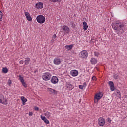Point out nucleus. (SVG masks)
<instances>
[{
	"instance_id": "nucleus-1",
	"label": "nucleus",
	"mask_w": 127,
	"mask_h": 127,
	"mask_svg": "<svg viewBox=\"0 0 127 127\" xmlns=\"http://www.w3.org/2000/svg\"><path fill=\"white\" fill-rule=\"evenodd\" d=\"M112 28L114 30L117 34L121 35L124 33V29H125V23L121 21H117L111 24Z\"/></svg>"
},
{
	"instance_id": "nucleus-2",
	"label": "nucleus",
	"mask_w": 127,
	"mask_h": 127,
	"mask_svg": "<svg viewBox=\"0 0 127 127\" xmlns=\"http://www.w3.org/2000/svg\"><path fill=\"white\" fill-rule=\"evenodd\" d=\"M52 75L50 72H46L43 73L42 78L44 81H49L51 79Z\"/></svg>"
},
{
	"instance_id": "nucleus-3",
	"label": "nucleus",
	"mask_w": 127,
	"mask_h": 127,
	"mask_svg": "<svg viewBox=\"0 0 127 127\" xmlns=\"http://www.w3.org/2000/svg\"><path fill=\"white\" fill-rule=\"evenodd\" d=\"M88 52L86 50H82L79 54V57L82 59H86L88 57Z\"/></svg>"
},
{
	"instance_id": "nucleus-4",
	"label": "nucleus",
	"mask_w": 127,
	"mask_h": 127,
	"mask_svg": "<svg viewBox=\"0 0 127 127\" xmlns=\"http://www.w3.org/2000/svg\"><path fill=\"white\" fill-rule=\"evenodd\" d=\"M36 20L38 23H40V24H42V23H44V22H45V17H44L42 15H39L37 16Z\"/></svg>"
},
{
	"instance_id": "nucleus-5",
	"label": "nucleus",
	"mask_w": 127,
	"mask_h": 127,
	"mask_svg": "<svg viewBox=\"0 0 127 127\" xmlns=\"http://www.w3.org/2000/svg\"><path fill=\"white\" fill-rule=\"evenodd\" d=\"M61 30L64 34H68L70 32V28L67 26L64 25L61 27Z\"/></svg>"
},
{
	"instance_id": "nucleus-6",
	"label": "nucleus",
	"mask_w": 127,
	"mask_h": 127,
	"mask_svg": "<svg viewBox=\"0 0 127 127\" xmlns=\"http://www.w3.org/2000/svg\"><path fill=\"white\" fill-rule=\"evenodd\" d=\"M0 103L3 105H7V99H5L4 96L0 94Z\"/></svg>"
},
{
	"instance_id": "nucleus-7",
	"label": "nucleus",
	"mask_w": 127,
	"mask_h": 127,
	"mask_svg": "<svg viewBox=\"0 0 127 127\" xmlns=\"http://www.w3.org/2000/svg\"><path fill=\"white\" fill-rule=\"evenodd\" d=\"M98 123L100 127H103L106 124V120L103 117H100L98 119Z\"/></svg>"
},
{
	"instance_id": "nucleus-8",
	"label": "nucleus",
	"mask_w": 127,
	"mask_h": 127,
	"mask_svg": "<svg viewBox=\"0 0 127 127\" xmlns=\"http://www.w3.org/2000/svg\"><path fill=\"white\" fill-rule=\"evenodd\" d=\"M53 63L55 65L58 66V65H60L61 64V59L59 57L55 58L53 60Z\"/></svg>"
},
{
	"instance_id": "nucleus-9",
	"label": "nucleus",
	"mask_w": 127,
	"mask_h": 127,
	"mask_svg": "<svg viewBox=\"0 0 127 127\" xmlns=\"http://www.w3.org/2000/svg\"><path fill=\"white\" fill-rule=\"evenodd\" d=\"M102 97H103V94L101 93L96 94L95 96L94 103H98V101L102 98Z\"/></svg>"
},
{
	"instance_id": "nucleus-10",
	"label": "nucleus",
	"mask_w": 127,
	"mask_h": 127,
	"mask_svg": "<svg viewBox=\"0 0 127 127\" xmlns=\"http://www.w3.org/2000/svg\"><path fill=\"white\" fill-rule=\"evenodd\" d=\"M70 74L72 77H77L79 75V71L76 69L72 70Z\"/></svg>"
},
{
	"instance_id": "nucleus-11",
	"label": "nucleus",
	"mask_w": 127,
	"mask_h": 127,
	"mask_svg": "<svg viewBox=\"0 0 127 127\" xmlns=\"http://www.w3.org/2000/svg\"><path fill=\"white\" fill-rule=\"evenodd\" d=\"M59 82V79L58 78L55 76H52L51 79V82L52 84H57Z\"/></svg>"
},
{
	"instance_id": "nucleus-12",
	"label": "nucleus",
	"mask_w": 127,
	"mask_h": 127,
	"mask_svg": "<svg viewBox=\"0 0 127 127\" xmlns=\"http://www.w3.org/2000/svg\"><path fill=\"white\" fill-rule=\"evenodd\" d=\"M19 79L23 87H24V88H27V84H26V83H25V82H24V79H23V77L21 76L20 75H19Z\"/></svg>"
},
{
	"instance_id": "nucleus-13",
	"label": "nucleus",
	"mask_w": 127,
	"mask_h": 127,
	"mask_svg": "<svg viewBox=\"0 0 127 127\" xmlns=\"http://www.w3.org/2000/svg\"><path fill=\"white\" fill-rule=\"evenodd\" d=\"M24 14L28 21H32V17H31V15L29 12H25Z\"/></svg>"
},
{
	"instance_id": "nucleus-14",
	"label": "nucleus",
	"mask_w": 127,
	"mask_h": 127,
	"mask_svg": "<svg viewBox=\"0 0 127 127\" xmlns=\"http://www.w3.org/2000/svg\"><path fill=\"white\" fill-rule=\"evenodd\" d=\"M47 91L51 95H57V91L52 88H47Z\"/></svg>"
},
{
	"instance_id": "nucleus-15",
	"label": "nucleus",
	"mask_w": 127,
	"mask_h": 127,
	"mask_svg": "<svg viewBox=\"0 0 127 127\" xmlns=\"http://www.w3.org/2000/svg\"><path fill=\"white\" fill-rule=\"evenodd\" d=\"M35 7L37 9H41L43 8V3L42 2H38L35 5Z\"/></svg>"
},
{
	"instance_id": "nucleus-16",
	"label": "nucleus",
	"mask_w": 127,
	"mask_h": 127,
	"mask_svg": "<svg viewBox=\"0 0 127 127\" xmlns=\"http://www.w3.org/2000/svg\"><path fill=\"white\" fill-rule=\"evenodd\" d=\"M66 90H67L68 91H72L74 88L73 85L69 83H66Z\"/></svg>"
},
{
	"instance_id": "nucleus-17",
	"label": "nucleus",
	"mask_w": 127,
	"mask_h": 127,
	"mask_svg": "<svg viewBox=\"0 0 127 127\" xmlns=\"http://www.w3.org/2000/svg\"><path fill=\"white\" fill-rule=\"evenodd\" d=\"M108 85L110 87L111 91H112V92L113 91H115V86L114 85V82H113V81H109Z\"/></svg>"
},
{
	"instance_id": "nucleus-18",
	"label": "nucleus",
	"mask_w": 127,
	"mask_h": 127,
	"mask_svg": "<svg viewBox=\"0 0 127 127\" xmlns=\"http://www.w3.org/2000/svg\"><path fill=\"white\" fill-rule=\"evenodd\" d=\"M40 117H41V119L44 122V123L45 124H49V120H48L47 118L45 117V116L41 115Z\"/></svg>"
},
{
	"instance_id": "nucleus-19",
	"label": "nucleus",
	"mask_w": 127,
	"mask_h": 127,
	"mask_svg": "<svg viewBox=\"0 0 127 127\" xmlns=\"http://www.w3.org/2000/svg\"><path fill=\"white\" fill-rule=\"evenodd\" d=\"M64 47H65V49H67V50H71V49H72V48H73V47H74V45L71 44V45H66V46H65Z\"/></svg>"
},
{
	"instance_id": "nucleus-20",
	"label": "nucleus",
	"mask_w": 127,
	"mask_h": 127,
	"mask_svg": "<svg viewBox=\"0 0 127 127\" xmlns=\"http://www.w3.org/2000/svg\"><path fill=\"white\" fill-rule=\"evenodd\" d=\"M83 30L86 31L88 29V24L85 21L83 22Z\"/></svg>"
},
{
	"instance_id": "nucleus-21",
	"label": "nucleus",
	"mask_w": 127,
	"mask_h": 127,
	"mask_svg": "<svg viewBox=\"0 0 127 127\" xmlns=\"http://www.w3.org/2000/svg\"><path fill=\"white\" fill-rule=\"evenodd\" d=\"M21 100L23 103V105H25V103L27 102V99L24 97V96L21 97Z\"/></svg>"
},
{
	"instance_id": "nucleus-22",
	"label": "nucleus",
	"mask_w": 127,
	"mask_h": 127,
	"mask_svg": "<svg viewBox=\"0 0 127 127\" xmlns=\"http://www.w3.org/2000/svg\"><path fill=\"white\" fill-rule=\"evenodd\" d=\"M91 63L92 64H97V59L94 58H91L90 60Z\"/></svg>"
},
{
	"instance_id": "nucleus-23",
	"label": "nucleus",
	"mask_w": 127,
	"mask_h": 127,
	"mask_svg": "<svg viewBox=\"0 0 127 127\" xmlns=\"http://www.w3.org/2000/svg\"><path fill=\"white\" fill-rule=\"evenodd\" d=\"M30 61V58H26L24 61L25 65H28L29 64V62Z\"/></svg>"
},
{
	"instance_id": "nucleus-24",
	"label": "nucleus",
	"mask_w": 127,
	"mask_h": 127,
	"mask_svg": "<svg viewBox=\"0 0 127 127\" xmlns=\"http://www.w3.org/2000/svg\"><path fill=\"white\" fill-rule=\"evenodd\" d=\"M45 116H46L47 119H50L51 118V113L49 112H47L45 113Z\"/></svg>"
},
{
	"instance_id": "nucleus-25",
	"label": "nucleus",
	"mask_w": 127,
	"mask_h": 127,
	"mask_svg": "<svg viewBox=\"0 0 127 127\" xmlns=\"http://www.w3.org/2000/svg\"><path fill=\"white\" fill-rule=\"evenodd\" d=\"M2 16H3V13H2L1 11H0V21H2Z\"/></svg>"
},
{
	"instance_id": "nucleus-26",
	"label": "nucleus",
	"mask_w": 127,
	"mask_h": 127,
	"mask_svg": "<svg viewBox=\"0 0 127 127\" xmlns=\"http://www.w3.org/2000/svg\"><path fill=\"white\" fill-rule=\"evenodd\" d=\"M2 72L4 73V74H6L7 72H8V69L7 68H3L2 69Z\"/></svg>"
},
{
	"instance_id": "nucleus-27",
	"label": "nucleus",
	"mask_w": 127,
	"mask_h": 127,
	"mask_svg": "<svg viewBox=\"0 0 127 127\" xmlns=\"http://www.w3.org/2000/svg\"><path fill=\"white\" fill-rule=\"evenodd\" d=\"M117 97H118V98H121V93L120 92V91H119V90H118L117 91Z\"/></svg>"
},
{
	"instance_id": "nucleus-28",
	"label": "nucleus",
	"mask_w": 127,
	"mask_h": 127,
	"mask_svg": "<svg viewBox=\"0 0 127 127\" xmlns=\"http://www.w3.org/2000/svg\"><path fill=\"white\" fill-rule=\"evenodd\" d=\"M11 84H12V82L11 81V80L9 79L8 80V85H9V86L10 87Z\"/></svg>"
},
{
	"instance_id": "nucleus-29",
	"label": "nucleus",
	"mask_w": 127,
	"mask_h": 127,
	"mask_svg": "<svg viewBox=\"0 0 127 127\" xmlns=\"http://www.w3.org/2000/svg\"><path fill=\"white\" fill-rule=\"evenodd\" d=\"M82 86L83 88L84 89H85L86 88V87H87V84L86 83V82H84Z\"/></svg>"
},
{
	"instance_id": "nucleus-30",
	"label": "nucleus",
	"mask_w": 127,
	"mask_h": 127,
	"mask_svg": "<svg viewBox=\"0 0 127 127\" xmlns=\"http://www.w3.org/2000/svg\"><path fill=\"white\" fill-rule=\"evenodd\" d=\"M94 55H95V56H96V57L99 56V52H94Z\"/></svg>"
},
{
	"instance_id": "nucleus-31",
	"label": "nucleus",
	"mask_w": 127,
	"mask_h": 127,
	"mask_svg": "<svg viewBox=\"0 0 127 127\" xmlns=\"http://www.w3.org/2000/svg\"><path fill=\"white\" fill-rule=\"evenodd\" d=\"M107 122H108V123H110V124H111V123L112 122V120L110 118H107Z\"/></svg>"
},
{
	"instance_id": "nucleus-32",
	"label": "nucleus",
	"mask_w": 127,
	"mask_h": 127,
	"mask_svg": "<svg viewBox=\"0 0 127 127\" xmlns=\"http://www.w3.org/2000/svg\"><path fill=\"white\" fill-rule=\"evenodd\" d=\"M61 0H53V2H60Z\"/></svg>"
},
{
	"instance_id": "nucleus-33",
	"label": "nucleus",
	"mask_w": 127,
	"mask_h": 127,
	"mask_svg": "<svg viewBox=\"0 0 127 127\" xmlns=\"http://www.w3.org/2000/svg\"><path fill=\"white\" fill-rule=\"evenodd\" d=\"M114 79H115V80H117V79H118V75L115 74L114 75Z\"/></svg>"
},
{
	"instance_id": "nucleus-34",
	"label": "nucleus",
	"mask_w": 127,
	"mask_h": 127,
	"mask_svg": "<svg viewBox=\"0 0 127 127\" xmlns=\"http://www.w3.org/2000/svg\"><path fill=\"white\" fill-rule=\"evenodd\" d=\"M92 80H93V81H96V76H93L92 77Z\"/></svg>"
},
{
	"instance_id": "nucleus-35",
	"label": "nucleus",
	"mask_w": 127,
	"mask_h": 127,
	"mask_svg": "<svg viewBox=\"0 0 127 127\" xmlns=\"http://www.w3.org/2000/svg\"><path fill=\"white\" fill-rule=\"evenodd\" d=\"M19 63H20V64H23V63H24V61H23V60H20V61H19Z\"/></svg>"
},
{
	"instance_id": "nucleus-36",
	"label": "nucleus",
	"mask_w": 127,
	"mask_h": 127,
	"mask_svg": "<svg viewBox=\"0 0 127 127\" xmlns=\"http://www.w3.org/2000/svg\"><path fill=\"white\" fill-rule=\"evenodd\" d=\"M79 89H81V90H83V89H84L83 86L81 85L79 86Z\"/></svg>"
},
{
	"instance_id": "nucleus-37",
	"label": "nucleus",
	"mask_w": 127,
	"mask_h": 127,
	"mask_svg": "<svg viewBox=\"0 0 127 127\" xmlns=\"http://www.w3.org/2000/svg\"><path fill=\"white\" fill-rule=\"evenodd\" d=\"M34 109L35 111H38V110H39V108H38V107H35Z\"/></svg>"
},
{
	"instance_id": "nucleus-38",
	"label": "nucleus",
	"mask_w": 127,
	"mask_h": 127,
	"mask_svg": "<svg viewBox=\"0 0 127 127\" xmlns=\"http://www.w3.org/2000/svg\"><path fill=\"white\" fill-rule=\"evenodd\" d=\"M57 36L56 34H54L53 35V38H54V40H55V39L56 38Z\"/></svg>"
},
{
	"instance_id": "nucleus-39",
	"label": "nucleus",
	"mask_w": 127,
	"mask_h": 127,
	"mask_svg": "<svg viewBox=\"0 0 127 127\" xmlns=\"http://www.w3.org/2000/svg\"><path fill=\"white\" fill-rule=\"evenodd\" d=\"M32 114H33L32 112L29 113V116H32Z\"/></svg>"
},
{
	"instance_id": "nucleus-40",
	"label": "nucleus",
	"mask_w": 127,
	"mask_h": 127,
	"mask_svg": "<svg viewBox=\"0 0 127 127\" xmlns=\"http://www.w3.org/2000/svg\"><path fill=\"white\" fill-rule=\"evenodd\" d=\"M49 1H51V2H53V0H48Z\"/></svg>"
}]
</instances>
